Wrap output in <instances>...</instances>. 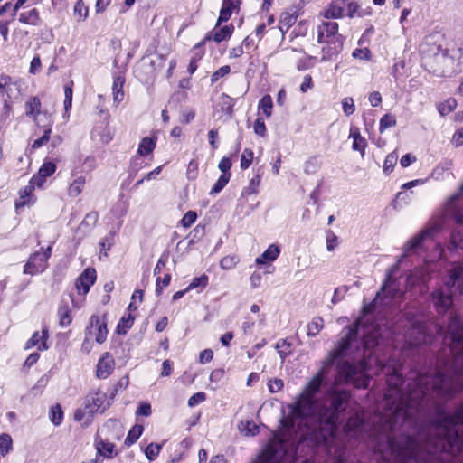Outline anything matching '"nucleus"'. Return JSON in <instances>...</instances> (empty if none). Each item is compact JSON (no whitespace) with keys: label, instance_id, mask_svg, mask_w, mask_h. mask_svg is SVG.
Here are the masks:
<instances>
[{"label":"nucleus","instance_id":"obj_32","mask_svg":"<svg viewBox=\"0 0 463 463\" xmlns=\"http://www.w3.org/2000/svg\"><path fill=\"white\" fill-rule=\"evenodd\" d=\"M324 320L320 317H317L307 325V335L316 336L323 328Z\"/></svg>","mask_w":463,"mask_h":463},{"label":"nucleus","instance_id":"obj_1","mask_svg":"<svg viewBox=\"0 0 463 463\" xmlns=\"http://www.w3.org/2000/svg\"><path fill=\"white\" fill-rule=\"evenodd\" d=\"M390 331L385 324L364 325L357 335L352 358H359L356 364H339L336 383H352L356 388H367L370 378L365 373L375 366V373L386 372L388 389L384 402L372 418L369 439L374 453L383 463H432L446 461L463 449V404L453 415L437 408V419L431 424L430 434L422 446L409 435L399 434L405 423L413 421L423 407L435 399L448 400L458 391V380L442 373L435 375L411 372L406 392L400 385L402 377L399 369L385 364L378 353L387 347Z\"/></svg>","mask_w":463,"mask_h":463},{"label":"nucleus","instance_id":"obj_28","mask_svg":"<svg viewBox=\"0 0 463 463\" xmlns=\"http://www.w3.org/2000/svg\"><path fill=\"white\" fill-rule=\"evenodd\" d=\"M19 21L23 24L36 25L39 22V14L35 8L23 12L19 15Z\"/></svg>","mask_w":463,"mask_h":463},{"label":"nucleus","instance_id":"obj_31","mask_svg":"<svg viewBox=\"0 0 463 463\" xmlns=\"http://www.w3.org/2000/svg\"><path fill=\"white\" fill-rule=\"evenodd\" d=\"M13 449V439L7 433L0 434V456L5 457Z\"/></svg>","mask_w":463,"mask_h":463},{"label":"nucleus","instance_id":"obj_5","mask_svg":"<svg viewBox=\"0 0 463 463\" xmlns=\"http://www.w3.org/2000/svg\"><path fill=\"white\" fill-rule=\"evenodd\" d=\"M452 288L463 294V267L453 268L444 285L431 293L432 302L439 314L447 312L453 304Z\"/></svg>","mask_w":463,"mask_h":463},{"label":"nucleus","instance_id":"obj_55","mask_svg":"<svg viewBox=\"0 0 463 463\" xmlns=\"http://www.w3.org/2000/svg\"><path fill=\"white\" fill-rule=\"evenodd\" d=\"M197 218V214L194 211H188L181 220V223L184 228H189Z\"/></svg>","mask_w":463,"mask_h":463},{"label":"nucleus","instance_id":"obj_60","mask_svg":"<svg viewBox=\"0 0 463 463\" xmlns=\"http://www.w3.org/2000/svg\"><path fill=\"white\" fill-rule=\"evenodd\" d=\"M254 132L256 135L260 137H265L266 135V126L262 118H257L254 122Z\"/></svg>","mask_w":463,"mask_h":463},{"label":"nucleus","instance_id":"obj_54","mask_svg":"<svg viewBox=\"0 0 463 463\" xmlns=\"http://www.w3.org/2000/svg\"><path fill=\"white\" fill-rule=\"evenodd\" d=\"M343 111L346 116L354 114L355 106L352 98H345L342 101Z\"/></svg>","mask_w":463,"mask_h":463},{"label":"nucleus","instance_id":"obj_17","mask_svg":"<svg viewBox=\"0 0 463 463\" xmlns=\"http://www.w3.org/2000/svg\"><path fill=\"white\" fill-rule=\"evenodd\" d=\"M114 370V360L106 353L98 362L97 377L106 379Z\"/></svg>","mask_w":463,"mask_h":463},{"label":"nucleus","instance_id":"obj_15","mask_svg":"<svg viewBox=\"0 0 463 463\" xmlns=\"http://www.w3.org/2000/svg\"><path fill=\"white\" fill-rule=\"evenodd\" d=\"M49 337L48 329L43 328L41 335L39 332H34L32 337L26 342L25 349H30L37 346L39 351H44L48 349L46 340Z\"/></svg>","mask_w":463,"mask_h":463},{"label":"nucleus","instance_id":"obj_64","mask_svg":"<svg viewBox=\"0 0 463 463\" xmlns=\"http://www.w3.org/2000/svg\"><path fill=\"white\" fill-rule=\"evenodd\" d=\"M232 165V163L229 157H222L220 161L218 167L222 171V174H231L230 169Z\"/></svg>","mask_w":463,"mask_h":463},{"label":"nucleus","instance_id":"obj_4","mask_svg":"<svg viewBox=\"0 0 463 463\" xmlns=\"http://www.w3.org/2000/svg\"><path fill=\"white\" fill-rule=\"evenodd\" d=\"M397 268L393 266L387 271L386 278L383 285L382 286L380 291L376 294L374 299L363 307L364 317H360L353 326L350 327H354L356 324L359 323L358 328V335L362 334V327L364 325H371L369 322V318L366 317L367 315L373 313L378 305H388L391 300L400 298L402 295V290L399 288V283L397 279L393 278V272ZM372 324L376 325L377 323L372 322Z\"/></svg>","mask_w":463,"mask_h":463},{"label":"nucleus","instance_id":"obj_3","mask_svg":"<svg viewBox=\"0 0 463 463\" xmlns=\"http://www.w3.org/2000/svg\"><path fill=\"white\" fill-rule=\"evenodd\" d=\"M447 219H451L458 226L463 225V184L457 193L448 199L444 205L443 214L435 217L421 233L405 244L402 258L407 257L411 251L420 248L424 240L433 238L441 232Z\"/></svg>","mask_w":463,"mask_h":463},{"label":"nucleus","instance_id":"obj_61","mask_svg":"<svg viewBox=\"0 0 463 463\" xmlns=\"http://www.w3.org/2000/svg\"><path fill=\"white\" fill-rule=\"evenodd\" d=\"M232 14V12H231L227 7H222L219 18L216 22V27H219L222 23L227 22L231 18Z\"/></svg>","mask_w":463,"mask_h":463},{"label":"nucleus","instance_id":"obj_39","mask_svg":"<svg viewBox=\"0 0 463 463\" xmlns=\"http://www.w3.org/2000/svg\"><path fill=\"white\" fill-rule=\"evenodd\" d=\"M457 106L455 99H448L446 101L440 103L438 106V110L441 116L448 115L449 112L454 110Z\"/></svg>","mask_w":463,"mask_h":463},{"label":"nucleus","instance_id":"obj_40","mask_svg":"<svg viewBox=\"0 0 463 463\" xmlns=\"http://www.w3.org/2000/svg\"><path fill=\"white\" fill-rule=\"evenodd\" d=\"M51 421L55 425L59 426L63 418V412L60 404H56L51 408Z\"/></svg>","mask_w":463,"mask_h":463},{"label":"nucleus","instance_id":"obj_34","mask_svg":"<svg viewBox=\"0 0 463 463\" xmlns=\"http://www.w3.org/2000/svg\"><path fill=\"white\" fill-rule=\"evenodd\" d=\"M85 184V178L79 176L76 178L69 187V194L71 196H78Z\"/></svg>","mask_w":463,"mask_h":463},{"label":"nucleus","instance_id":"obj_35","mask_svg":"<svg viewBox=\"0 0 463 463\" xmlns=\"http://www.w3.org/2000/svg\"><path fill=\"white\" fill-rule=\"evenodd\" d=\"M398 160V155L395 152H392L385 157L384 163H383V172L386 175H389L391 172H392L393 167L395 166Z\"/></svg>","mask_w":463,"mask_h":463},{"label":"nucleus","instance_id":"obj_26","mask_svg":"<svg viewBox=\"0 0 463 463\" xmlns=\"http://www.w3.org/2000/svg\"><path fill=\"white\" fill-rule=\"evenodd\" d=\"M156 147V138L146 137L138 146L137 154L141 156L149 155Z\"/></svg>","mask_w":463,"mask_h":463},{"label":"nucleus","instance_id":"obj_47","mask_svg":"<svg viewBox=\"0 0 463 463\" xmlns=\"http://www.w3.org/2000/svg\"><path fill=\"white\" fill-rule=\"evenodd\" d=\"M161 445L157 443H150L145 449L146 457L148 460L153 461L159 454Z\"/></svg>","mask_w":463,"mask_h":463},{"label":"nucleus","instance_id":"obj_42","mask_svg":"<svg viewBox=\"0 0 463 463\" xmlns=\"http://www.w3.org/2000/svg\"><path fill=\"white\" fill-rule=\"evenodd\" d=\"M345 428L352 431V430H359L360 428H363L364 429V421L363 420L360 418V416L358 414H355L354 416H351L347 422H346V425H345Z\"/></svg>","mask_w":463,"mask_h":463},{"label":"nucleus","instance_id":"obj_33","mask_svg":"<svg viewBox=\"0 0 463 463\" xmlns=\"http://www.w3.org/2000/svg\"><path fill=\"white\" fill-rule=\"evenodd\" d=\"M334 463H354V461L345 448L337 447L335 449Z\"/></svg>","mask_w":463,"mask_h":463},{"label":"nucleus","instance_id":"obj_10","mask_svg":"<svg viewBox=\"0 0 463 463\" xmlns=\"http://www.w3.org/2000/svg\"><path fill=\"white\" fill-rule=\"evenodd\" d=\"M282 445H270L257 458L253 463H279L284 457ZM303 463H313L306 459Z\"/></svg>","mask_w":463,"mask_h":463},{"label":"nucleus","instance_id":"obj_2","mask_svg":"<svg viewBox=\"0 0 463 463\" xmlns=\"http://www.w3.org/2000/svg\"><path fill=\"white\" fill-rule=\"evenodd\" d=\"M359 323L354 327H346V334L339 340L336 348L323 362L319 372L307 383L298 400L282 409L280 424V442L283 443L295 431L298 444L296 449L307 444L330 454L335 443V433L342 414L345 411L351 395L347 391H330L322 401H314L323 381H329V374L335 368L333 383H335L338 364H344L340 358L353 356V346L357 342Z\"/></svg>","mask_w":463,"mask_h":463},{"label":"nucleus","instance_id":"obj_16","mask_svg":"<svg viewBox=\"0 0 463 463\" xmlns=\"http://www.w3.org/2000/svg\"><path fill=\"white\" fill-rule=\"evenodd\" d=\"M56 171V165L52 162H44L37 174L32 177L33 183H35L37 187H41L45 179L51 176Z\"/></svg>","mask_w":463,"mask_h":463},{"label":"nucleus","instance_id":"obj_19","mask_svg":"<svg viewBox=\"0 0 463 463\" xmlns=\"http://www.w3.org/2000/svg\"><path fill=\"white\" fill-rule=\"evenodd\" d=\"M345 7V0L334 1L329 5L328 8L324 11V17L327 19L340 18L344 14Z\"/></svg>","mask_w":463,"mask_h":463},{"label":"nucleus","instance_id":"obj_20","mask_svg":"<svg viewBox=\"0 0 463 463\" xmlns=\"http://www.w3.org/2000/svg\"><path fill=\"white\" fill-rule=\"evenodd\" d=\"M280 253V249L276 244H271L268 247V249L256 259V263L262 265L267 262H271L277 260Z\"/></svg>","mask_w":463,"mask_h":463},{"label":"nucleus","instance_id":"obj_52","mask_svg":"<svg viewBox=\"0 0 463 463\" xmlns=\"http://www.w3.org/2000/svg\"><path fill=\"white\" fill-rule=\"evenodd\" d=\"M231 71V68L229 65H224L222 67H221L220 69H218L216 71H214L212 76H211V81L212 83H214L216 82L217 80H219L221 78L228 75Z\"/></svg>","mask_w":463,"mask_h":463},{"label":"nucleus","instance_id":"obj_27","mask_svg":"<svg viewBox=\"0 0 463 463\" xmlns=\"http://www.w3.org/2000/svg\"><path fill=\"white\" fill-rule=\"evenodd\" d=\"M114 444L110 442H105L103 440L96 441V449L98 453L105 458H111L114 457Z\"/></svg>","mask_w":463,"mask_h":463},{"label":"nucleus","instance_id":"obj_50","mask_svg":"<svg viewBox=\"0 0 463 463\" xmlns=\"http://www.w3.org/2000/svg\"><path fill=\"white\" fill-rule=\"evenodd\" d=\"M91 415L88 414V411L78 409L74 412V420L79 422H83L84 425H88L91 421Z\"/></svg>","mask_w":463,"mask_h":463},{"label":"nucleus","instance_id":"obj_45","mask_svg":"<svg viewBox=\"0 0 463 463\" xmlns=\"http://www.w3.org/2000/svg\"><path fill=\"white\" fill-rule=\"evenodd\" d=\"M74 14L78 21H84L88 16V8L84 5L82 0H79L74 6Z\"/></svg>","mask_w":463,"mask_h":463},{"label":"nucleus","instance_id":"obj_22","mask_svg":"<svg viewBox=\"0 0 463 463\" xmlns=\"http://www.w3.org/2000/svg\"><path fill=\"white\" fill-rule=\"evenodd\" d=\"M125 83V78L122 76H117L113 81V100L115 103L119 104L124 99L123 86Z\"/></svg>","mask_w":463,"mask_h":463},{"label":"nucleus","instance_id":"obj_23","mask_svg":"<svg viewBox=\"0 0 463 463\" xmlns=\"http://www.w3.org/2000/svg\"><path fill=\"white\" fill-rule=\"evenodd\" d=\"M411 279H413V282H417L420 284V292L425 293L428 291V286L427 283L430 280V274L429 271L425 269H420L418 270H415L414 274L411 276Z\"/></svg>","mask_w":463,"mask_h":463},{"label":"nucleus","instance_id":"obj_9","mask_svg":"<svg viewBox=\"0 0 463 463\" xmlns=\"http://www.w3.org/2000/svg\"><path fill=\"white\" fill-rule=\"evenodd\" d=\"M52 247L49 246L43 251H36L32 254L24 268V274L34 275L43 272L47 266V260L51 256Z\"/></svg>","mask_w":463,"mask_h":463},{"label":"nucleus","instance_id":"obj_58","mask_svg":"<svg viewBox=\"0 0 463 463\" xmlns=\"http://www.w3.org/2000/svg\"><path fill=\"white\" fill-rule=\"evenodd\" d=\"M50 134H51V128L45 129L43 137L34 140V142L32 145V147L33 149H37V148H40L41 146H43L44 144H46L50 140Z\"/></svg>","mask_w":463,"mask_h":463},{"label":"nucleus","instance_id":"obj_46","mask_svg":"<svg viewBox=\"0 0 463 463\" xmlns=\"http://www.w3.org/2000/svg\"><path fill=\"white\" fill-rule=\"evenodd\" d=\"M253 151L250 148H245L241 156V168L245 170L249 168L253 160Z\"/></svg>","mask_w":463,"mask_h":463},{"label":"nucleus","instance_id":"obj_49","mask_svg":"<svg viewBox=\"0 0 463 463\" xmlns=\"http://www.w3.org/2000/svg\"><path fill=\"white\" fill-rule=\"evenodd\" d=\"M290 344L286 339L279 340L276 345V349L282 359L290 354Z\"/></svg>","mask_w":463,"mask_h":463},{"label":"nucleus","instance_id":"obj_11","mask_svg":"<svg viewBox=\"0 0 463 463\" xmlns=\"http://www.w3.org/2000/svg\"><path fill=\"white\" fill-rule=\"evenodd\" d=\"M233 30L234 26L232 24L224 25L221 28L215 26L209 33L206 34L203 41L197 43L196 49L204 46L207 41L213 40L216 43H221L222 41L228 40L232 36Z\"/></svg>","mask_w":463,"mask_h":463},{"label":"nucleus","instance_id":"obj_43","mask_svg":"<svg viewBox=\"0 0 463 463\" xmlns=\"http://www.w3.org/2000/svg\"><path fill=\"white\" fill-rule=\"evenodd\" d=\"M396 125V118L394 116L390 114H385L380 119V127L379 130L383 133L386 128L394 127Z\"/></svg>","mask_w":463,"mask_h":463},{"label":"nucleus","instance_id":"obj_29","mask_svg":"<svg viewBox=\"0 0 463 463\" xmlns=\"http://www.w3.org/2000/svg\"><path fill=\"white\" fill-rule=\"evenodd\" d=\"M134 320L135 318L130 313L128 316H123L117 326V333L118 335H126L128 330L133 326Z\"/></svg>","mask_w":463,"mask_h":463},{"label":"nucleus","instance_id":"obj_41","mask_svg":"<svg viewBox=\"0 0 463 463\" xmlns=\"http://www.w3.org/2000/svg\"><path fill=\"white\" fill-rule=\"evenodd\" d=\"M41 102L38 98L33 97L30 99L26 104V115L33 116L39 113Z\"/></svg>","mask_w":463,"mask_h":463},{"label":"nucleus","instance_id":"obj_37","mask_svg":"<svg viewBox=\"0 0 463 463\" xmlns=\"http://www.w3.org/2000/svg\"><path fill=\"white\" fill-rule=\"evenodd\" d=\"M239 262V257L237 255H228L223 257L220 261V266L224 270L233 269Z\"/></svg>","mask_w":463,"mask_h":463},{"label":"nucleus","instance_id":"obj_51","mask_svg":"<svg viewBox=\"0 0 463 463\" xmlns=\"http://www.w3.org/2000/svg\"><path fill=\"white\" fill-rule=\"evenodd\" d=\"M99 220V213L96 211L90 212L87 213L81 222L82 226L94 227Z\"/></svg>","mask_w":463,"mask_h":463},{"label":"nucleus","instance_id":"obj_48","mask_svg":"<svg viewBox=\"0 0 463 463\" xmlns=\"http://www.w3.org/2000/svg\"><path fill=\"white\" fill-rule=\"evenodd\" d=\"M208 284V277L205 274H203L200 277L194 278L189 286L186 288V290H191L196 288H204Z\"/></svg>","mask_w":463,"mask_h":463},{"label":"nucleus","instance_id":"obj_7","mask_svg":"<svg viewBox=\"0 0 463 463\" xmlns=\"http://www.w3.org/2000/svg\"><path fill=\"white\" fill-rule=\"evenodd\" d=\"M444 38L439 33L427 35L420 46L421 62L428 69L429 66L434 65L437 57L443 53L446 49L443 48Z\"/></svg>","mask_w":463,"mask_h":463},{"label":"nucleus","instance_id":"obj_8","mask_svg":"<svg viewBox=\"0 0 463 463\" xmlns=\"http://www.w3.org/2000/svg\"><path fill=\"white\" fill-rule=\"evenodd\" d=\"M434 65L429 66L427 69L430 71H432L436 75L439 76H451L454 73H457L456 68V60L454 55L449 54V51H443V53L437 57V60L434 61Z\"/></svg>","mask_w":463,"mask_h":463},{"label":"nucleus","instance_id":"obj_6","mask_svg":"<svg viewBox=\"0 0 463 463\" xmlns=\"http://www.w3.org/2000/svg\"><path fill=\"white\" fill-rule=\"evenodd\" d=\"M344 37L338 33V24L336 22H323L317 26V42L326 43L323 52L331 58L338 54L344 44Z\"/></svg>","mask_w":463,"mask_h":463},{"label":"nucleus","instance_id":"obj_56","mask_svg":"<svg viewBox=\"0 0 463 463\" xmlns=\"http://www.w3.org/2000/svg\"><path fill=\"white\" fill-rule=\"evenodd\" d=\"M221 100H222V109L223 110L225 109L228 114L232 115V108L234 105L233 99L230 96L223 93L221 96Z\"/></svg>","mask_w":463,"mask_h":463},{"label":"nucleus","instance_id":"obj_12","mask_svg":"<svg viewBox=\"0 0 463 463\" xmlns=\"http://www.w3.org/2000/svg\"><path fill=\"white\" fill-rule=\"evenodd\" d=\"M96 270L93 268H87L76 279L75 288L79 294H87L90 287L96 281Z\"/></svg>","mask_w":463,"mask_h":463},{"label":"nucleus","instance_id":"obj_59","mask_svg":"<svg viewBox=\"0 0 463 463\" xmlns=\"http://www.w3.org/2000/svg\"><path fill=\"white\" fill-rule=\"evenodd\" d=\"M12 79L9 76H1L0 77V95H4L5 92H8L10 87L12 85Z\"/></svg>","mask_w":463,"mask_h":463},{"label":"nucleus","instance_id":"obj_25","mask_svg":"<svg viewBox=\"0 0 463 463\" xmlns=\"http://www.w3.org/2000/svg\"><path fill=\"white\" fill-rule=\"evenodd\" d=\"M58 317L60 325L64 327L71 323V311L68 304L61 302L58 309Z\"/></svg>","mask_w":463,"mask_h":463},{"label":"nucleus","instance_id":"obj_36","mask_svg":"<svg viewBox=\"0 0 463 463\" xmlns=\"http://www.w3.org/2000/svg\"><path fill=\"white\" fill-rule=\"evenodd\" d=\"M231 175V174H222L217 182L213 186L210 194H214L220 193L228 184Z\"/></svg>","mask_w":463,"mask_h":463},{"label":"nucleus","instance_id":"obj_24","mask_svg":"<svg viewBox=\"0 0 463 463\" xmlns=\"http://www.w3.org/2000/svg\"><path fill=\"white\" fill-rule=\"evenodd\" d=\"M459 249L463 250V234L458 227L451 232L450 242L448 246V250L450 251H457Z\"/></svg>","mask_w":463,"mask_h":463},{"label":"nucleus","instance_id":"obj_13","mask_svg":"<svg viewBox=\"0 0 463 463\" xmlns=\"http://www.w3.org/2000/svg\"><path fill=\"white\" fill-rule=\"evenodd\" d=\"M90 327L96 330L95 339L97 343L102 344L106 341L108 329L105 316L102 317L96 315L91 316L90 318Z\"/></svg>","mask_w":463,"mask_h":463},{"label":"nucleus","instance_id":"obj_62","mask_svg":"<svg viewBox=\"0 0 463 463\" xmlns=\"http://www.w3.org/2000/svg\"><path fill=\"white\" fill-rule=\"evenodd\" d=\"M206 399V394L204 392H196L195 394L192 395L188 400V405L190 407H193L200 402H203Z\"/></svg>","mask_w":463,"mask_h":463},{"label":"nucleus","instance_id":"obj_63","mask_svg":"<svg viewBox=\"0 0 463 463\" xmlns=\"http://www.w3.org/2000/svg\"><path fill=\"white\" fill-rule=\"evenodd\" d=\"M284 386L283 381L281 379L275 378L270 380L269 383V390L270 392H278Z\"/></svg>","mask_w":463,"mask_h":463},{"label":"nucleus","instance_id":"obj_21","mask_svg":"<svg viewBox=\"0 0 463 463\" xmlns=\"http://www.w3.org/2000/svg\"><path fill=\"white\" fill-rule=\"evenodd\" d=\"M36 184L33 183L32 179L30 180L29 184L24 186L23 189L20 190L19 195L20 200L15 203L16 209L22 208L24 205L30 203L32 194L35 188Z\"/></svg>","mask_w":463,"mask_h":463},{"label":"nucleus","instance_id":"obj_14","mask_svg":"<svg viewBox=\"0 0 463 463\" xmlns=\"http://www.w3.org/2000/svg\"><path fill=\"white\" fill-rule=\"evenodd\" d=\"M106 400L107 395L104 392H97L90 393L85 405V410L88 411V414H93L100 409L102 411H105L106 407L104 406V402Z\"/></svg>","mask_w":463,"mask_h":463},{"label":"nucleus","instance_id":"obj_53","mask_svg":"<svg viewBox=\"0 0 463 463\" xmlns=\"http://www.w3.org/2000/svg\"><path fill=\"white\" fill-rule=\"evenodd\" d=\"M171 280V275L165 274L163 279L160 277H157L156 279V293L157 296L161 295L163 287H167Z\"/></svg>","mask_w":463,"mask_h":463},{"label":"nucleus","instance_id":"obj_30","mask_svg":"<svg viewBox=\"0 0 463 463\" xmlns=\"http://www.w3.org/2000/svg\"><path fill=\"white\" fill-rule=\"evenodd\" d=\"M143 430L144 429H143L142 425H138V424L134 425L131 428V430L128 431L127 438L125 439L124 444L127 447H129L132 444H134L141 436Z\"/></svg>","mask_w":463,"mask_h":463},{"label":"nucleus","instance_id":"obj_44","mask_svg":"<svg viewBox=\"0 0 463 463\" xmlns=\"http://www.w3.org/2000/svg\"><path fill=\"white\" fill-rule=\"evenodd\" d=\"M240 430L243 435L250 437L257 435L259 433L260 428L253 421H247L243 427H240Z\"/></svg>","mask_w":463,"mask_h":463},{"label":"nucleus","instance_id":"obj_57","mask_svg":"<svg viewBox=\"0 0 463 463\" xmlns=\"http://www.w3.org/2000/svg\"><path fill=\"white\" fill-rule=\"evenodd\" d=\"M113 137L114 133L111 130V128H109L108 126H106L103 128V130L99 133L100 142L105 145L109 144L113 139Z\"/></svg>","mask_w":463,"mask_h":463},{"label":"nucleus","instance_id":"obj_38","mask_svg":"<svg viewBox=\"0 0 463 463\" xmlns=\"http://www.w3.org/2000/svg\"><path fill=\"white\" fill-rule=\"evenodd\" d=\"M272 99L269 95H265L261 98L259 103V108L262 109L263 113L267 117H270L272 113Z\"/></svg>","mask_w":463,"mask_h":463},{"label":"nucleus","instance_id":"obj_18","mask_svg":"<svg viewBox=\"0 0 463 463\" xmlns=\"http://www.w3.org/2000/svg\"><path fill=\"white\" fill-rule=\"evenodd\" d=\"M298 15V10L295 7H292L289 11H286L281 14L279 28L283 34L296 23Z\"/></svg>","mask_w":463,"mask_h":463}]
</instances>
